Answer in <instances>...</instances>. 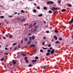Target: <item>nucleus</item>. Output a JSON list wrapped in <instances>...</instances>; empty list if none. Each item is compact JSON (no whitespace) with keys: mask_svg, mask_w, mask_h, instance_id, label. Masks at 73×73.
I'll return each instance as SVG.
<instances>
[{"mask_svg":"<svg viewBox=\"0 0 73 73\" xmlns=\"http://www.w3.org/2000/svg\"><path fill=\"white\" fill-rule=\"evenodd\" d=\"M73 28V25L72 26V27H71V28Z\"/></svg>","mask_w":73,"mask_h":73,"instance_id":"nucleus-63","label":"nucleus"},{"mask_svg":"<svg viewBox=\"0 0 73 73\" xmlns=\"http://www.w3.org/2000/svg\"><path fill=\"white\" fill-rule=\"evenodd\" d=\"M36 51H37V49H35L34 50V52H36Z\"/></svg>","mask_w":73,"mask_h":73,"instance_id":"nucleus-41","label":"nucleus"},{"mask_svg":"<svg viewBox=\"0 0 73 73\" xmlns=\"http://www.w3.org/2000/svg\"><path fill=\"white\" fill-rule=\"evenodd\" d=\"M26 62H27V63H28L29 62V61H28V59H26L25 60Z\"/></svg>","mask_w":73,"mask_h":73,"instance_id":"nucleus-26","label":"nucleus"},{"mask_svg":"<svg viewBox=\"0 0 73 73\" xmlns=\"http://www.w3.org/2000/svg\"><path fill=\"white\" fill-rule=\"evenodd\" d=\"M49 12L50 13H52V11L51 10H49Z\"/></svg>","mask_w":73,"mask_h":73,"instance_id":"nucleus-30","label":"nucleus"},{"mask_svg":"<svg viewBox=\"0 0 73 73\" xmlns=\"http://www.w3.org/2000/svg\"><path fill=\"white\" fill-rule=\"evenodd\" d=\"M14 14H15V15H17V12H15Z\"/></svg>","mask_w":73,"mask_h":73,"instance_id":"nucleus-48","label":"nucleus"},{"mask_svg":"<svg viewBox=\"0 0 73 73\" xmlns=\"http://www.w3.org/2000/svg\"><path fill=\"white\" fill-rule=\"evenodd\" d=\"M21 54L22 55H23V56H26V54H24V53H22Z\"/></svg>","mask_w":73,"mask_h":73,"instance_id":"nucleus-18","label":"nucleus"},{"mask_svg":"<svg viewBox=\"0 0 73 73\" xmlns=\"http://www.w3.org/2000/svg\"><path fill=\"white\" fill-rule=\"evenodd\" d=\"M16 44H17L16 43H13V46L15 45H16Z\"/></svg>","mask_w":73,"mask_h":73,"instance_id":"nucleus-39","label":"nucleus"},{"mask_svg":"<svg viewBox=\"0 0 73 73\" xmlns=\"http://www.w3.org/2000/svg\"><path fill=\"white\" fill-rule=\"evenodd\" d=\"M14 69V68H13L11 67V69Z\"/></svg>","mask_w":73,"mask_h":73,"instance_id":"nucleus-61","label":"nucleus"},{"mask_svg":"<svg viewBox=\"0 0 73 73\" xmlns=\"http://www.w3.org/2000/svg\"><path fill=\"white\" fill-rule=\"evenodd\" d=\"M27 44H31V41H29L27 43Z\"/></svg>","mask_w":73,"mask_h":73,"instance_id":"nucleus-13","label":"nucleus"},{"mask_svg":"<svg viewBox=\"0 0 73 73\" xmlns=\"http://www.w3.org/2000/svg\"><path fill=\"white\" fill-rule=\"evenodd\" d=\"M40 51L41 52H43V50L41 49L40 50Z\"/></svg>","mask_w":73,"mask_h":73,"instance_id":"nucleus-46","label":"nucleus"},{"mask_svg":"<svg viewBox=\"0 0 73 73\" xmlns=\"http://www.w3.org/2000/svg\"><path fill=\"white\" fill-rule=\"evenodd\" d=\"M4 17L3 16H0V18H1V19H3V18H4Z\"/></svg>","mask_w":73,"mask_h":73,"instance_id":"nucleus-24","label":"nucleus"},{"mask_svg":"<svg viewBox=\"0 0 73 73\" xmlns=\"http://www.w3.org/2000/svg\"><path fill=\"white\" fill-rule=\"evenodd\" d=\"M48 47H50L51 46V44H49L48 45Z\"/></svg>","mask_w":73,"mask_h":73,"instance_id":"nucleus-38","label":"nucleus"},{"mask_svg":"<svg viewBox=\"0 0 73 73\" xmlns=\"http://www.w3.org/2000/svg\"><path fill=\"white\" fill-rule=\"evenodd\" d=\"M12 63L13 64H14L15 65L16 64V62L15 61V60H13L12 61Z\"/></svg>","mask_w":73,"mask_h":73,"instance_id":"nucleus-4","label":"nucleus"},{"mask_svg":"<svg viewBox=\"0 0 73 73\" xmlns=\"http://www.w3.org/2000/svg\"><path fill=\"white\" fill-rule=\"evenodd\" d=\"M37 8L38 9H40V7H37Z\"/></svg>","mask_w":73,"mask_h":73,"instance_id":"nucleus-42","label":"nucleus"},{"mask_svg":"<svg viewBox=\"0 0 73 73\" xmlns=\"http://www.w3.org/2000/svg\"><path fill=\"white\" fill-rule=\"evenodd\" d=\"M42 48L43 49H47V48H45L43 46L42 47Z\"/></svg>","mask_w":73,"mask_h":73,"instance_id":"nucleus-37","label":"nucleus"},{"mask_svg":"<svg viewBox=\"0 0 73 73\" xmlns=\"http://www.w3.org/2000/svg\"><path fill=\"white\" fill-rule=\"evenodd\" d=\"M35 38V36H34V35H33L32 37V39L34 40Z\"/></svg>","mask_w":73,"mask_h":73,"instance_id":"nucleus-21","label":"nucleus"},{"mask_svg":"<svg viewBox=\"0 0 73 73\" xmlns=\"http://www.w3.org/2000/svg\"><path fill=\"white\" fill-rule=\"evenodd\" d=\"M53 4V2L52 1H48L47 3V4L48 5V4Z\"/></svg>","mask_w":73,"mask_h":73,"instance_id":"nucleus-1","label":"nucleus"},{"mask_svg":"<svg viewBox=\"0 0 73 73\" xmlns=\"http://www.w3.org/2000/svg\"><path fill=\"white\" fill-rule=\"evenodd\" d=\"M24 40L25 41H27V38H25V39H24Z\"/></svg>","mask_w":73,"mask_h":73,"instance_id":"nucleus-31","label":"nucleus"},{"mask_svg":"<svg viewBox=\"0 0 73 73\" xmlns=\"http://www.w3.org/2000/svg\"><path fill=\"white\" fill-rule=\"evenodd\" d=\"M33 27V26H32V24H31V25H30L29 28L30 29H31V28H32V27Z\"/></svg>","mask_w":73,"mask_h":73,"instance_id":"nucleus-9","label":"nucleus"},{"mask_svg":"<svg viewBox=\"0 0 73 73\" xmlns=\"http://www.w3.org/2000/svg\"><path fill=\"white\" fill-rule=\"evenodd\" d=\"M9 22H7L6 23L7 24H9Z\"/></svg>","mask_w":73,"mask_h":73,"instance_id":"nucleus-64","label":"nucleus"},{"mask_svg":"<svg viewBox=\"0 0 73 73\" xmlns=\"http://www.w3.org/2000/svg\"><path fill=\"white\" fill-rule=\"evenodd\" d=\"M12 37V35H10L9 36V38H11Z\"/></svg>","mask_w":73,"mask_h":73,"instance_id":"nucleus-28","label":"nucleus"},{"mask_svg":"<svg viewBox=\"0 0 73 73\" xmlns=\"http://www.w3.org/2000/svg\"><path fill=\"white\" fill-rule=\"evenodd\" d=\"M17 20H18V21H20V20H21V18H19L17 19Z\"/></svg>","mask_w":73,"mask_h":73,"instance_id":"nucleus-16","label":"nucleus"},{"mask_svg":"<svg viewBox=\"0 0 73 73\" xmlns=\"http://www.w3.org/2000/svg\"><path fill=\"white\" fill-rule=\"evenodd\" d=\"M42 45H44V44H45V42H43V43H42Z\"/></svg>","mask_w":73,"mask_h":73,"instance_id":"nucleus-55","label":"nucleus"},{"mask_svg":"<svg viewBox=\"0 0 73 73\" xmlns=\"http://www.w3.org/2000/svg\"><path fill=\"white\" fill-rule=\"evenodd\" d=\"M8 54H9V53H5V55H8Z\"/></svg>","mask_w":73,"mask_h":73,"instance_id":"nucleus-35","label":"nucleus"},{"mask_svg":"<svg viewBox=\"0 0 73 73\" xmlns=\"http://www.w3.org/2000/svg\"><path fill=\"white\" fill-rule=\"evenodd\" d=\"M61 11L62 12H65V11H66V10H65V9H63L61 10Z\"/></svg>","mask_w":73,"mask_h":73,"instance_id":"nucleus-12","label":"nucleus"},{"mask_svg":"<svg viewBox=\"0 0 73 73\" xmlns=\"http://www.w3.org/2000/svg\"><path fill=\"white\" fill-rule=\"evenodd\" d=\"M33 11L34 13H35L37 12V10H36V9H33Z\"/></svg>","mask_w":73,"mask_h":73,"instance_id":"nucleus-11","label":"nucleus"},{"mask_svg":"<svg viewBox=\"0 0 73 73\" xmlns=\"http://www.w3.org/2000/svg\"><path fill=\"white\" fill-rule=\"evenodd\" d=\"M37 31V29H34V32H35V31Z\"/></svg>","mask_w":73,"mask_h":73,"instance_id":"nucleus-44","label":"nucleus"},{"mask_svg":"<svg viewBox=\"0 0 73 73\" xmlns=\"http://www.w3.org/2000/svg\"><path fill=\"white\" fill-rule=\"evenodd\" d=\"M36 24V23H34V24L33 25V26H34V25H35Z\"/></svg>","mask_w":73,"mask_h":73,"instance_id":"nucleus-51","label":"nucleus"},{"mask_svg":"<svg viewBox=\"0 0 73 73\" xmlns=\"http://www.w3.org/2000/svg\"><path fill=\"white\" fill-rule=\"evenodd\" d=\"M38 26H35L34 27V29H37V28H38Z\"/></svg>","mask_w":73,"mask_h":73,"instance_id":"nucleus-22","label":"nucleus"},{"mask_svg":"<svg viewBox=\"0 0 73 73\" xmlns=\"http://www.w3.org/2000/svg\"><path fill=\"white\" fill-rule=\"evenodd\" d=\"M55 44H60V42L58 41H56L55 42Z\"/></svg>","mask_w":73,"mask_h":73,"instance_id":"nucleus-19","label":"nucleus"},{"mask_svg":"<svg viewBox=\"0 0 73 73\" xmlns=\"http://www.w3.org/2000/svg\"><path fill=\"white\" fill-rule=\"evenodd\" d=\"M46 37H44L43 38L44 39H46Z\"/></svg>","mask_w":73,"mask_h":73,"instance_id":"nucleus-56","label":"nucleus"},{"mask_svg":"<svg viewBox=\"0 0 73 73\" xmlns=\"http://www.w3.org/2000/svg\"><path fill=\"white\" fill-rule=\"evenodd\" d=\"M30 40H32V38L30 37Z\"/></svg>","mask_w":73,"mask_h":73,"instance_id":"nucleus-58","label":"nucleus"},{"mask_svg":"<svg viewBox=\"0 0 73 73\" xmlns=\"http://www.w3.org/2000/svg\"><path fill=\"white\" fill-rule=\"evenodd\" d=\"M54 49H53L51 51V54H53V53H54Z\"/></svg>","mask_w":73,"mask_h":73,"instance_id":"nucleus-3","label":"nucleus"},{"mask_svg":"<svg viewBox=\"0 0 73 73\" xmlns=\"http://www.w3.org/2000/svg\"><path fill=\"white\" fill-rule=\"evenodd\" d=\"M28 59V58L27 57H25V60H27V59Z\"/></svg>","mask_w":73,"mask_h":73,"instance_id":"nucleus-43","label":"nucleus"},{"mask_svg":"<svg viewBox=\"0 0 73 73\" xmlns=\"http://www.w3.org/2000/svg\"><path fill=\"white\" fill-rule=\"evenodd\" d=\"M5 33V32L3 31V34H4V33Z\"/></svg>","mask_w":73,"mask_h":73,"instance_id":"nucleus-62","label":"nucleus"},{"mask_svg":"<svg viewBox=\"0 0 73 73\" xmlns=\"http://www.w3.org/2000/svg\"><path fill=\"white\" fill-rule=\"evenodd\" d=\"M35 58L36 60H38V56H36L35 57Z\"/></svg>","mask_w":73,"mask_h":73,"instance_id":"nucleus-27","label":"nucleus"},{"mask_svg":"<svg viewBox=\"0 0 73 73\" xmlns=\"http://www.w3.org/2000/svg\"><path fill=\"white\" fill-rule=\"evenodd\" d=\"M58 4H60V3H61V1L60 0L59 1H58Z\"/></svg>","mask_w":73,"mask_h":73,"instance_id":"nucleus-40","label":"nucleus"},{"mask_svg":"<svg viewBox=\"0 0 73 73\" xmlns=\"http://www.w3.org/2000/svg\"><path fill=\"white\" fill-rule=\"evenodd\" d=\"M21 12L22 13H24L25 11H24L23 10H22L21 11Z\"/></svg>","mask_w":73,"mask_h":73,"instance_id":"nucleus-36","label":"nucleus"},{"mask_svg":"<svg viewBox=\"0 0 73 73\" xmlns=\"http://www.w3.org/2000/svg\"><path fill=\"white\" fill-rule=\"evenodd\" d=\"M73 21H72L71 19V20L69 22V24H71L73 23Z\"/></svg>","mask_w":73,"mask_h":73,"instance_id":"nucleus-10","label":"nucleus"},{"mask_svg":"<svg viewBox=\"0 0 73 73\" xmlns=\"http://www.w3.org/2000/svg\"><path fill=\"white\" fill-rule=\"evenodd\" d=\"M54 32H56V33H58V31L57 30H55L54 31Z\"/></svg>","mask_w":73,"mask_h":73,"instance_id":"nucleus-29","label":"nucleus"},{"mask_svg":"<svg viewBox=\"0 0 73 73\" xmlns=\"http://www.w3.org/2000/svg\"><path fill=\"white\" fill-rule=\"evenodd\" d=\"M46 68H47V67L45 66H42V69H45Z\"/></svg>","mask_w":73,"mask_h":73,"instance_id":"nucleus-7","label":"nucleus"},{"mask_svg":"<svg viewBox=\"0 0 73 73\" xmlns=\"http://www.w3.org/2000/svg\"><path fill=\"white\" fill-rule=\"evenodd\" d=\"M25 20V18L23 19L21 21V23H23V22H24V21Z\"/></svg>","mask_w":73,"mask_h":73,"instance_id":"nucleus-6","label":"nucleus"},{"mask_svg":"<svg viewBox=\"0 0 73 73\" xmlns=\"http://www.w3.org/2000/svg\"><path fill=\"white\" fill-rule=\"evenodd\" d=\"M42 16V14H41L38 15V17H41V16Z\"/></svg>","mask_w":73,"mask_h":73,"instance_id":"nucleus-20","label":"nucleus"},{"mask_svg":"<svg viewBox=\"0 0 73 73\" xmlns=\"http://www.w3.org/2000/svg\"><path fill=\"white\" fill-rule=\"evenodd\" d=\"M43 9L44 10H46L47 9V7H44L43 8Z\"/></svg>","mask_w":73,"mask_h":73,"instance_id":"nucleus-17","label":"nucleus"},{"mask_svg":"<svg viewBox=\"0 0 73 73\" xmlns=\"http://www.w3.org/2000/svg\"><path fill=\"white\" fill-rule=\"evenodd\" d=\"M31 35H32V34H31V33H29L28 34L27 36H31Z\"/></svg>","mask_w":73,"mask_h":73,"instance_id":"nucleus-25","label":"nucleus"},{"mask_svg":"<svg viewBox=\"0 0 73 73\" xmlns=\"http://www.w3.org/2000/svg\"><path fill=\"white\" fill-rule=\"evenodd\" d=\"M35 44H31V45L29 46L30 47H34V46H35Z\"/></svg>","mask_w":73,"mask_h":73,"instance_id":"nucleus-5","label":"nucleus"},{"mask_svg":"<svg viewBox=\"0 0 73 73\" xmlns=\"http://www.w3.org/2000/svg\"><path fill=\"white\" fill-rule=\"evenodd\" d=\"M23 40H22L21 41V43H23Z\"/></svg>","mask_w":73,"mask_h":73,"instance_id":"nucleus-60","label":"nucleus"},{"mask_svg":"<svg viewBox=\"0 0 73 73\" xmlns=\"http://www.w3.org/2000/svg\"><path fill=\"white\" fill-rule=\"evenodd\" d=\"M53 49V47H50V50H52Z\"/></svg>","mask_w":73,"mask_h":73,"instance_id":"nucleus-49","label":"nucleus"},{"mask_svg":"<svg viewBox=\"0 0 73 73\" xmlns=\"http://www.w3.org/2000/svg\"><path fill=\"white\" fill-rule=\"evenodd\" d=\"M3 60H4V58H1V61H3Z\"/></svg>","mask_w":73,"mask_h":73,"instance_id":"nucleus-34","label":"nucleus"},{"mask_svg":"<svg viewBox=\"0 0 73 73\" xmlns=\"http://www.w3.org/2000/svg\"><path fill=\"white\" fill-rule=\"evenodd\" d=\"M58 9V7L55 8L54 7H53L52 9H51L52 11H54V10H57Z\"/></svg>","mask_w":73,"mask_h":73,"instance_id":"nucleus-2","label":"nucleus"},{"mask_svg":"<svg viewBox=\"0 0 73 73\" xmlns=\"http://www.w3.org/2000/svg\"><path fill=\"white\" fill-rule=\"evenodd\" d=\"M9 17H13V16H12V15H10V16H9Z\"/></svg>","mask_w":73,"mask_h":73,"instance_id":"nucleus-54","label":"nucleus"},{"mask_svg":"<svg viewBox=\"0 0 73 73\" xmlns=\"http://www.w3.org/2000/svg\"><path fill=\"white\" fill-rule=\"evenodd\" d=\"M17 49V48H15L14 49V50H16V49Z\"/></svg>","mask_w":73,"mask_h":73,"instance_id":"nucleus-59","label":"nucleus"},{"mask_svg":"<svg viewBox=\"0 0 73 73\" xmlns=\"http://www.w3.org/2000/svg\"><path fill=\"white\" fill-rule=\"evenodd\" d=\"M47 52L48 53H50V50H47Z\"/></svg>","mask_w":73,"mask_h":73,"instance_id":"nucleus-32","label":"nucleus"},{"mask_svg":"<svg viewBox=\"0 0 73 73\" xmlns=\"http://www.w3.org/2000/svg\"><path fill=\"white\" fill-rule=\"evenodd\" d=\"M50 53L49 52H47L46 53V56H49V55H50Z\"/></svg>","mask_w":73,"mask_h":73,"instance_id":"nucleus-8","label":"nucleus"},{"mask_svg":"<svg viewBox=\"0 0 73 73\" xmlns=\"http://www.w3.org/2000/svg\"><path fill=\"white\" fill-rule=\"evenodd\" d=\"M46 33H49V31H46Z\"/></svg>","mask_w":73,"mask_h":73,"instance_id":"nucleus-45","label":"nucleus"},{"mask_svg":"<svg viewBox=\"0 0 73 73\" xmlns=\"http://www.w3.org/2000/svg\"><path fill=\"white\" fill-rule=\"evenodd\" d=\"M59 40H60V41H61L62 40V39L61 38H59Z\"/></svg>","mask_w":73,"mask_h":73,"instance_id":"nucleus-47","label":"nucleus"},{"mask_svg":"<svg viewBox=\"0 0 73 73\" xmlns=\"http://www.w3.org/2000/svg\"><path fill=\"white\" fill-rule=\"evenodd\" d=\"M54 37L55 38V40H57L58 38H57V37H56V36L55 35L54 36Z\"/></svg>","mask_w":73,"mask_h":73,"instance_id":"nucleus-15","label":"nucleus"},{"mask_svg":"<svg viewBox=\"0 0 73 73\" xmlns=\"http://www.w3.org/2000/svg\"><path fill=\"white\" fill-rule=\"evenodd\" d=\"M68 6L69 7H72V5L71 4H69L68 5Z\"/></svg>","mask_w":73,"mask_h":73,"instance_id":"nucleus-23","label":"nucleus"},{"mask_svg":"<svg viewBox=\"0 0 73 73\" xmlns=\"http://www.w3.org/2000/svg\"><path fill=\"white\" fill-rule=\"evenodd\" d=\"M3 39L5 40V39H6V38L5 37H3Z\"/></svg>","mask_w":73,"mask_h":73,"instance_id":"nucleus-53","label":"nucleus"},{"mask_svg":"<svg viewBox=\"0 0 73 73\" xmlns=\"http://www.w3.org/2000/svg\"><path fill=\"white\" fill-rule=\"evenodd\" d=\"M29 67H31L32 65H31V64H29Z\"/></svg>","mask_w":73,"mask_h":73,"instance_id":"nucleus-50","label":"nucleus"},{"mask_svg":"<svg viewBox=\"0 0 73 73\" xmlns=\"http://www.w3.org/2000/svg\"><path fill=\"white\" fill-rule=\"evenodd\" d=\"M5 49L6 50H8V49L7 47L5 48Z\"/></svg>","mask_w":73,"mask_h":73,"instance_id":"nucleus-52","label":"nucleus"},{"mask_svg":"<svg viewBox=\"0 0 73 73\" xmlns=\"http://www.w3.org/2000/svg\"><path fill=\"white\" fill-rule=\"evenodd\" d=\"M37 60H33L32 61V62H37Z\"/></svg>","mask_w":73,"mask_h":73,"instance_id":"nucleus-14","label":"nucleus"},{"mask_svg":"<svg viewBox=\"0 0 73 73\" xmlns=\"http://www.w3.org/2000/svg\"><path fill=\"white\" fill-rule=\"evenodd\" d=\"M56 12H57V11H55L54 12V13H53V15H55V14H56Z\"/></svg>","mask_w":73,"mask_h":73,"instance_id":"nucleus-33","label":"nucleus"},{"mask_svg":"<svg viewBox=\"0 0 73 73\" xmlns=\"http://www.w3.org/2000/svg\"><path fill=\"white\" fill-rule=\"evenodd\" d=\"M44 24H46V22L45 21H44Z\"/></svg>","mask_w":73,"mask_h":73,"instance_id":"nucleus-57","label":"nucleus"}]
</instances>
